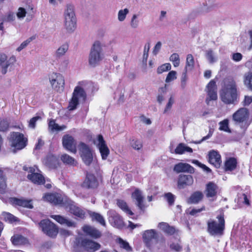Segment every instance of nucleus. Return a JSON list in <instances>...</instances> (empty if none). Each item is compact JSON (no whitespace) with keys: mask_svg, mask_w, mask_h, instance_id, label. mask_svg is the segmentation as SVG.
Returning a JSON list of instances; mask_svg holds the SVG:
<instances>
[{"mask_svg":"<svg viewBox=\"0 0 252 252\" xmlns=\"http://www.w3.org/2000/svg\"><path fill=\"white\" fill-rule=\"evenodd\" d=\"M218 220L210 219L207 221V232L214 237H220L223 235L225 228L224 215L217 216Z\"/></svg>","mask_w":252,"mask_h":252,"instance_id":"obj_3","label":"nucleus"},{"mask_svg":"<svg viewBox=\"0 0 252 252\" xmlns=\"http://www.w3.org/2000/svg\"><path fill=\"white\" fill-rule=\"evenodd\" d=\"M208 161L215 167L219 168L221 163V156L218 152L212 150L209 153Z\"/></svg>","mask_w":252,"mask_h":252,"instance_id":"obj_19","label":"nucleus"},{"mask_svg":"<svg viewBox=\"0 0 252 252\" xmlns=\"http://www.w3.org/2000/svg\"><path fill=\"white\" fill-rule=\"evenodd\" d=\"M173 170L177 173L187 172L192 174L194 172V168L192 166L188 163L183 162H180L175 164Z\"/></svg>","mask_w":252,"mask_h":252,"instance_id":"obj_18","label":"nucleus"},{"mask_svg":"<svg viewBox=\"0 0 252 252\" xmlns=\"http://www.w3.org/2000/svg\"><path fill=\"white\" fill-rule=\"evenodd\" d=\"M73 248L75 252H80L82 250L87 252H95L100 249L101 245L88 238L78 237L74 241Z\"/></svg>","mask_w":252,"mask_h":252,"instance_id":"obj_2","label":"nucleus"},{"mask_svg":"<svg viewBox=\"0 0 252 252\" xmlns=\"http://www.w3.org/2000/svg\"><path fill=\"white\" fill-rule=\"evenodd\" d=\"M206 57L210 63H212L216 62V60L214 56V53L212 50L206 51Z\"/></svg>","mask_w":252,"mask_h":252,"instance_id":"obj_54","label":"nucleus"},{"mask_svg":"<svg viewBox=\"0 0 252 252\" xmlns=\"http://www.w3.org/2000/svg\"><path fill=\"white\" fill-rule=\"evenodd\" d=\"M236 159L230 158L225 162V168L226 171H232L235 169L237 166Z\"/></svg>","mask_w":252,"mask_h":252,"instance_id":"obj_37","label":"nucleus"},{"mask_svg":"<svg viewBox=\"0 0 252 252\" xmlns=\"http://www.w3.org/2000/svg\"><path fill=\"white\" fill-rule=\"evenodd\" d=\"M6 59V56L5 54H0V65H1V72L3 74L7 72V68L9 65V63H7V62L5 63Z\"/></svg>","mask_w":252,"mask_h":252,"instance_id":"obj_40","label":"nucleus"},{"mask_svg":"<svg viewBox=\"0 0 252 252\" xmlns=\"http://www.w3.org/2000/svg\"><path fill=\"white\" fill-rule=\"evenodd\" d=\"M220 125V128L219 129L222 131H224L225 132H227L228 133H231V130L229 128L228 124H229V121L227 119H225L222 121H220L219 123Z\"/></svg>","mask_w":252,"mask_h":252,"instance_id":"obj_42","label":"nucleus"},{"mask_svg":"<svg viewBox=\"0 0 252 252\" xmlns=\"http://www.w3.org/2000/svg\"><path fill=\"white\" fill-rule=\"evenodd\" d=\"M138 16L136 14H134L131 19L130 26L133 29H136L138 27L139 20L137 19Z\"/></svg>","mask_w":252,"mask_h":252,"instance_id":"obj_55","label":"nucleus"},{"mask_svg":"<svg viewBox=\"0 0 252 252\" xmlns=\"http://www.w3.org/2000/svg\"><path fill=\"white\" fill-rule=\"evenodd\" d=\"M164 198L167 201L169 206H172L174 205L175 196L171 192L165 193L164 195Z\"/></svg>","mask_w":252,"mask_h":252,"instance_id":"obj_45","label":"nucleus"},{"mask_svg":"<svg viewBox=\"0 0 252 252\" xmlns=\"http://www.w3.org/2000/svg\"><path fill=\"white\" fill-rule=\"evenodd\" d=\"M176 72L175 71H171L168 73L165 79V82L166 83H169L176 79Z\"/></svg>","mask_w":252,"mask_h":252,"instance_id":"obj_56","label":"nucleus"},{"mask_svg":"<svg viewBox=\"0 0 252 252\" xmlns=\"http://www.w3.org/2000/svg\"><path fill=\"white\" fill-rule=\"evenodd\" d=\"M171 66L170 63H166L159 66L157 69V73L161 74L162 73L169 71L171 69Z\"/></svg>","mask_w":252,"mask_h":252,"instance_id":"obj_47","label":"nucleus"},{"mask_svg":"<svg viewBox=\"0 0 252 252\" xmlns=\"http://www.w3.org/2000/svg\"><path fill=\"white\" fill-rule=\"evenodd\" d=\"M64 26L65 30L69 33L73 32L76 28V18L72 5L67 6L64 11Z\"/></svg>","mask_w":252,"mask_h":252,"instance_id":"obj_6","label":"nucleus"},{"mask_svg":"<svg viewBox=\"0 0 252 252\" xmlns=\"http://www.w3.org/2000/svg\"><path fill=\"white\" fill-rule=\"evenodd\" d=\"M192 149L191 148L187 146L184 143H180L175 149L174 153L176 154L181 155L185 152L192 153Z\"/></svg>","mask_w":252,"mask_h":252,"instance_id":"obj_35","label":"nucleus"},{"mask_svg":"<svg viewBox=\"0 0 252 252\" xmlns=\"http://www.w3.org/2000/svg\"><path fill=\"white\" fill-rule=\"evenodd\" d=\"M61 160L66 164L74 166L76 164V161L74 158L67 154H63L62 156Z\"/></svg>","mask_w":252,"mask_h":252,"instance_id":"obj_38","label":"nucleus"},{"mask_svg":"<svg viewBox=\"0 0 252 252\" xmlns=\"http://www.w3.org/2000/svg\"><path fill=\"white\" fill-rule=\"evenodd\" d=\"M131 197L136 201L135 204L141 210H144L146 207L143 203L144 197L141 190L139 189H136L132 193Z\"/></svg>","mask_w":252,"mask_h":252,"instance_id":"obj_22","label":"nucleus"},{"mask_svg":"<svg viewBox=\"0 0 252 252\" xmlns=\"http://www.w3.org/2000/svg\"><path fill=\"white\" fill-rule=\"evenodd\" d=\"M82 230L87 235L94 239H98L102 235L101 232L99 230L90 225L84 226Z\"/></svg>","mask_w":252,"mask_h":252,"instance_id":"obj_20","label":"nucleus"},{"mask_svg":"<svg viewBox=\"0 0 252 252\" xmlns=\"http://www.w3.org/2000/svg\"><path fill=\"white\" fill-rule=\"evenodd\" d=\"M68 50V45L64 44L60 46L56 51L55 56L56 58H60L63 56Z\"/></svg>","mask_w":252,"mask_h":252,"instance_id":"obj_41","label":"nucleus"},{"mask_svg":"<svg viewBox=\"0 0 252 252\" xmlns=\"http://www.w3.org/2000/svg\"><path fill=\"white\" fill-rule=\"evenodd\" d=\"M170 248L172 250H174L176 252H180L182 249V246L181 245V242L180 240L177 242H173L170 245Z\"/></svg>","mask_w":252,"mask_h":252,"instance_id":"obj_49","label":"nucleus"},{"mask_svg":"<svg viewBox=\"0 0 252 252\" xmlns=\"http://www.w3.org/2000/svg\"><path fill=\"white\" fill-rule=\"evenodd\" d=\"M220 98L226 104H234L238 97L235 80L231 77L224 79V85L220 92Z\"/></svg>","mask_w":252,"mask_h":252,"instance_id":"obj_1","label":"nucleus"},{"mask_svg":"<svg viewBox=\"0 0 252 252\" xmlns=\"http://www.w3.org/2000/svg\"><path fill=\"white\" fill-rule=\"evenodd\" d=\"M129 10L127 8H125L124 10H120L118 14V20L122 22L125 20L126 17V15L128 13Z\"/></svg>","mask_w":252,"mask_h":252,"instance_id":"obj_50","label":"nucleus"},{"mask_svg":"<svg viewBox=\"0 0 252 252\" xmlns=\"http://www.w3.org/2000/svg\"><path fill=\"white\" fill-rule=\"evenodd\" d=\"M194 59L191 54H188L186 59V64L185 69H187L189 67V69H192L194 66Z\"/></svg>","mask_w":252,"mask_h":252,"instance_id":"obj_44","label":"nucleus"},{"mask_svg":"<svg viewBox=\"0 0 252 252\" xmlns=\"http://www.w3.org/2000/svg\"><path fill=\"white\" fill-rule=\"evenodd\" d=\"M158 227L166 234L173 235L176 232V229L174 226L169 225L166 222H160L158 224Z\"/></svg>","mask_w":252,"mask_h":252,"instance_id":"obj_29","label":"nucleus"},{"mask_svg":"<svg viewBox=\"0 0 252 252\" xmlns=\"http://www.w3.org/2000/svg\"><path fill=\"white\" fill-rule=\"evenodd\" d=\"M43 199L55 205H62L63 207L69 199L66 196L56 192L46 194L43 196Z\"/></svg>","mask_w":252,"mask_h":252,"instance_id":"obj_11","label":"nucleus"},{"mask_svg":"<svg viewBox=\"0 0 252 252\" xmlns=\"http://www.w3.org/2000/svg\"><path fill=\"white\" fill-rule=\"evenodd\" d=\"M203 194L202 192L196 191L193 192L188 199L189 204H197L202 200Z\"/></svg>","mask_w":252,"mask_h":252,"instance_id":"obj_31","label":"nucleus"},{"mask_svg":"<svg viewBox=\"0 0 252 252\" xmlns=\"http://www.w3.org/2000/svg\"><path fill=\"white\" fill-rule=\"evenodd\" d=\"M89 215L91 218H92V220L93 221H96L97 222L99 223L101 225L103 226H106L105 220L103 218V217L100 214L94 212H90Z\"/></svg>","mask_w":252,"mask_h":252,"instance_id":"obj_32","label":"nucleus"},{"mask_svg":"<svg viewBox=\"0 0 252 252\" xmlns=\"http://www.w3.org/2000/svg\"><path fill=\"white\" fill-rule=\"evenodd\" d=\"M43 162L45 165L50 168H56L59 166V162L58 158L54 155H48L44 159Z\"/></svg>","mask_w":252,"mask_h":252,"instance_id":"obj_25","label":"nucleus"},{"mask_svg":"<svg viewBox=\"0 0 252 252\" xmlns=\"http://www.w3.org/2000/svg\"><path fill=\"white\" fill-rule=\"evenodd\" d=\"M97 140L98 147L103 159H106L109 154V150L105 144V142L101 135H98Z\"/></svg>","mask_w":252,"mask_h":252,"instance_id":"obj_21","label":"nucleus"},{"mask_svg":"<svg viewBox=\"0 0 252 252\" xmlns=\"http://www.w3.org/2000/svg\"><path fill=\"white\" fill-rule=\"evenodd\" d=\"M99 185V183L96 177L93 174L87 173L86 178L82 187L87 189H95Z\"/></svg>","mask_w":252,"mask_h":252,"instance_id":"obj_13","label":"nucleus"},{"mask_svg":"<svg viewBox=\"0 0 252 252\" xmlns=\"http://www.w3.org/2000/svg\"><path fill=\"white\" fill-rule=\"evenodd\" d=\"M29 180L32 183L37 185L43 184L45 183L44 177L40 174L33 172L31 174H29L27 176Z\"/></svg>","mask_w":252,"mask_h":252,"instance_id":"obj_26","label":"nucleus"},{"mask_svg":"<svg viewBox=\"0 0 252 252\" xmlns=\"http://www.w3.org/2000/svg\"><path fill=\"white\" fill-rule=\"evenodd\" d=\"M86 97V94L84 89L79 87H75L71 100L69 102L68 108L69 110L72 111L76 108L79 104V100H85Z\"/></svg>","mask_w":252,"mask_h":252,"instance_id":"obj_8","label":"nucleus"},{"mask_svg":"<svg viewBox=\"0 0 252 252\" xmlns=\"http://www.w3.org/2000/svg\"><path fill=\"white\" fill-rule=\"evenodd\" d=\"M12 244L14 245H22L28 243V240L21 235H15L11 238Z\"/></svg>","mask_w":252,"mask_h":252,"instance_id":"obj_33","label":"nucleus"},{"mask_svg":"<svg viewBox=\"0 0 252 252\" xmlns=\"http://www.w3.org/2000/svg\"><path fill=\"white\" fill-rule=\"evenodd\" d=\"M26 14V10L22 7H20L18 9V12L17 13V16L19 18H24Z\"/></svg>","mask_w":252,"mask_h":252,"instance_id":"obj_61","label":"nucleus"},{"mask_svg":"<svg viewBox=\"0 0 252 252\" xmlns=\"http://www.w3.org/2000/svg\"><path fill=\"white\" fill-rule=\"evenodd\" d=\"M1 219L9 223H13L14 222L19 221L18 218L16 217L12 214L6 212H3L1 213Z\"/></svg>","mask_w":252,"mask_h":252,"instance_id":"obj_34","label":"nucleus"},{"mask_svg":"<svg viewBox=\"0 0 252 252\" xmlns=\"http://www.w3.org/2000/svg\"><path fill=\"white\" fill-rule=\"evenodd\" d=\"M214 7L213 5H208L207 4H204L203 6L202 7V12L207 13L212 10Z\"/></svg>","mask_w":252,"mask_h":252,"instance_id":"obj_59","label":"nucleus"},{"mask_svg":"<svg viewBox=\"0 0 252 252\" xmlns=\"http://www.w3.org/2000/svg\"><path fill=\"white\" fill-rule=\"evenodd\" d=\"M6 188L5 178L3 175V171L0 169V193H3Z\"/></svg>","mask_w":252,"mask_h":252,"instance_id":"obj_43","label":"nucleus"},{"mask_svg":"<svg viewBox=\"0 0 252 252\" xmlns=\"http://www.w3.org/2000/svg\"><path fill=\"white\" fill-rule=\"evenodd\" d=\"M35 36H32L28 38L27 40L23 42L21 45L17 48V51L20 52L23 49L26 48L31 41L35 39Z\"/></svg>","mask_w":252,"mask_h":252,"instance_id":"obj_46","label":"nucleus"},{"mask_svg":"<svg viewBox=\"0 0 252 252\" xmlns=\"http://www.w3.org/2000/svg\"><path fill=\"white\" fill-rule=\"evenodd\" d=\"M9 123L7 120L0 119V131H5L8 129Z\"/></svg>","mask_w":252,"mask_h":252,"instance_id":"obj_52","label":"nucleus"},{"mask_svg":"<svg viewBox=\"0 0 252 252\" xmlns=\"http://www.w3.org/2000/svg\"><path fill=\"white\" fill-rule=\"evenodd\" d=\"M38 225L42 231L50 237H55L58 233L57 226L49 219L41 220Z\"/></svg>","mask_w":252,"mask_h":252,"instance_id":"obj_7","label":"nucleus"},{"mask_svg":"<svg viewBox=\"0 0 252 252\" xmlns=\"http://www.w3.org/2000/svg\"><path fill=\"white\" fill-rule=\"evenodd\" d=\"M11 146L16 150H21L26 147L27 139L22 133L13 132L11 134Z\"/></svg>","mask_w":252,"mask_h":252,"instance_id":"obj_10","label":"nucleus"},{"mask_svg":"<svg viewBox=\"0 0 252 252\" xmlns=\"http://www.w3.org/2000/svg\"><path fill=\"white\" fill-rule=\"evenodd\" d=\"M218 186L213 182H209L206 185L205 191L207 197H214L217 193Z\"/></svg>","mask_w":252,"mask_h":252,"instance_id":"obj_27","label":"nucleus"},{"mask_svg":"<svg viewBox=\"0 0 252 252\" xmlns=\"http://www.w3.org/2000/svg\"><path fill=\"white\" fill-rule=\"evenodd\" d=\"M108 220L111 224L118 228L124 226V223L122 218L115 211L110 210L108 212Z\"/></svg>","mask_w":252,"mask_h":252,"instance_id":"obj_15","label":"nucleus"},{"mask_svg":"<svg viewBox=\"0 0 252 252\" xmlns=\"http://www.w3.org/2000/svg\"><path fill=\"white\" fill-rule=\"evenodd\" d=\"M51 217L61 224L67 227H76V223L61 215H52Z\"/></svg>","mask_w":252,"mask_h":252,"instance_id":"obj_23","label":"nucleus"},{"mask_svg":"<svg viewBox=\"0 0 252 252\" xmlns=\"http://www.w3.org/2000/svg\"><path fill=\"white\" fill-rule=\"evenodd\" d=\"M41 118L40 116H36L32 118L29 122V126L34 128L35 127V123L38 120L41 119Z\"/></svg>","mask_w":252,"mask_h":252,"instance_id":"obj_58","label":"nucleus"},{"mask_svg":"<svg viewBox=\"0 0 252 252\" xmlns=\"http://www.w3.org/2000/svg\"><path fill=\"white\" fill-rule=\"evenodd\" d=\"M205 210V207H202L200 209L193 208L189 212V214L192 216H195L197 213L201 212L202 211Z\"/></svg>","mask_w":252,"mask_h":252,"instance_id":"obj_63","label":"nucleus"},{"mask_svg":"<svg viewBox=\"0 0 252 252\" xmlns=\"http://www.w3.org/2000/svg\"><path fill=\"white\" fill-rule=\"evenodd\" d=\"M208 95L210 100H216L217 99V87L216 82L212 80L207 85Z\"/></svg>","mask_w":252,"mask_h":252,"instance_id":"obj_24","label":"nucleus"},{"mask_svg":"<svg viewBox=\"0 0 252 252\" xmlns=\"http://www.w3.org/2000/svg\"><path fill=\"white\" fill-rule=\"evenodd\" d=\"M80 156L86 165H90L93 159V154L90 147L85 143L81 142L78 146Z\"/></svg>","mask_w":252,"mask_h":252,"instance_id":"obj_9","label":"nucleus"},{"mask_svg":"<svg viewBox=\"0 0 252 252\" xmlns=\"http://www.w3.org/2000/svg\"><path fill=\"white\" fill-rule=\"evenodd\" d=\"M118 243L121 248L125 249L127 251H132L131 247L126 241H124L121 238H119L118 239Z\"/></svg>","mask_w":252,"mask_h":252,"instance_id":"obj_48","label":"nucleus"},{"mask_svg":"<svg viewBox=\"0 0 252 252\" xmlns=\"http://www.w3.org/2000/svg\"><path fill=\"white\" fill-rule=\"evenodd\" d=\"M103 44L99 41H95L92 46L89 56V63L92 66H95L104 58Z\"/></svg>","mask_w":252,"mask_h":252,"instance_id":"obj_5","label":"nucleus"},{"mask_svg":"<svg viewBox=\"0 0 252 252\" xmlns=\"http://www.w3.org/2000/svg\"><path fill=\"white\" fill-rule=\"evenodd\" d=\"M244 83L249 89L252 90V73H250L246 76Z\"/></svg>","mask_w":252,"mask_h":252,"instance_id":"obj_53","label":"nucleus"},{"mask_svg":"<svg viewBox=\"0 0 252 252\" xmlns=\"http://www.w3.org/2000/svg\"><path fill=\"white\" fill-rule=\"evenodd\" d=\"M12 201L13 204L16 205L26 207L29 209H32L33 207L31 203V200L13 198H12Z\"/></svg>","mask_w":252,"mask_h":252,"instance_id":"obj_30","label":"nucleus"},{"mask_svg":"<svg viewBox=\"0 0 252 252\" xmlns=\"http://www.w3.org/2000/svg\"><path fill=\"white\" fill-rule=\"evenodd\" d=\"M130 145L133 149L137 150H139L142 147L141 141L136 139L131 140L130 142Z\"/></svg>","mask_w":252,"mask_h":252,"instance_id":"obj_51","label":"nucleus"},{"mask_svg":"<svg viewBox=\"0 0 252 252\" xmlns=\"http://www.w3.org/2000/svg\"><path fill=\"white\" fill-rule=\"evenodd\" d=\"M213 134V131L212 130H210L208 135L206 136L203 137L201 140L197 141H193L192 142L195 144H200L202 142L209 139L211 136H212Z\"/></svg>","mask_w":252,"mask_h":252,"instance_id":"obj_60","label":"nucleus"},{"mask_svg":"<svg viewBox=\"0 0 252 252\" xmlns=\"http://www.w3.org/2000/svg\"><path fill=\"white\" fill-rule=\"evenodd\" d=\"M193 183V179L190 175L181 174L178 180V187L180 189H183L187 186H191Z\"/></svg>","mask_w":252,"mask_h":252,"instance_id":"obj_17","label":"nucleus"},{"mask_svg":"<svg viewBox=\"0 0 252 252\" xmlns=\"http://www.w3.org/2000/svg\"><path fill=\"white\" fill-rule=\"evenodd\" d=\"M64 207L71 213L81 219L85 217V213L84 211L78 207L76 203L70 199L66 202Z\"/></svg>","mask_w":252,"mask_h":252,"instance_id":"obj_14","label":"nucleus"},{"mask_svg":"<svg viewBox=\"0 0 252 252\" xmlns=\"http://www.w3.org/2000/svg\"><path fill=\"white\" fill-rule=\"evenodd\" d=\"M52 88L58 92H62L64 89V77L60 74L55 73L50 78Z\"/></svg>","mask_w":252,"mask_h":252,"instance_id":"obj_12","label":"nucleus"},{"mask_svg":"<svg viewBox=\"0 0 252 252\" xmlns=\"http://www.w3.org/2000/svg\"><path fill=\"white\" fill-rule=\"evenodd\" d=\"M174 99L172 96L170 97L169 99V101L168 103L166 105V106L164 110V113H166L168 110H169L171 107L172 104L174 103Z\"/></svg>","mask_w":252,"mask_h":252,"instance_id":"obj_62","label":"nucleus"},{"mask_svg":"<svg viewBox=\"0 0 252 252\" xmlns=\"http://www.w3.org/2000/svg\"><path fill=\"white\" fill-rule=\"evenodd\" d=\"M117 204L124 212L128 215H133V212L129 208L127 203L123 200L118 199Z\"/></svg>","mask_w":252,"mask_h":252,"instance_id":"obj_36","label":"nucleus"},{"mask_svg":"<svg viewBox=\"0 0 252 252\" xmlns=\"http://www.w3.org/2000/svg\"><path fill=\"white\" fill-rule=\"evenodd\" d=\"M69 61L68 59H65L63 61L60 65V69L62 71H65L68 65Z\"/></svg>","mask_w":252,"mask_h":252,"instance_id":"obj_57","label":"nucleus"},{"mask_svg":"<svg viewBox=\"0 0 252 252\" xmlns=\"http://www.w3.org/2000/svg\"><path fill=\"white\" fill-rule=\"evenodd\" d=\"M249 111L246 108H241L236 111L232 116L235 125L239 126L245 131L251 124L249 121Z\"/></svg>","mask_w":252,"mask_h":252,"instance_id":"obj_4","label":"nucleus"},{"mask_svg":"<svg viewBox=\"0 0 252 252\" xmlns=\"http://www.w3.org/2000/svg\"><path fill=\"white\" fill-rule=\"evenodd\" d=\"M48 126L49 128L52 131H61L66 128V126L64 125L62 126H59L57 124L55 123V121L54 120H51L50 121L48 124Z\"/></svg>","mask_w":252,"mask_h":252,"instance_id":"obj_39","label":"nucleus"},{"mask_svg":"<svg viewBox=\"0 0 252 252\" xmlns=\"http://www.w3.org/2000/svg\"><path fill=\"white\" fill-rule=\"evenodd\" d=\"M62 141L64 148L74 154L76 153V142L73 137L65 135L63 137Z\"/></svg>","mask_w":252,"mask_h":252,"instance_id":"obj_16","label":"nucleus"},{"mask_svg":"<svg viewBox=\"0 0 252 252\" xmlns=\"http://www.w3.org/2000/svg\"><path fill=\"white\" fill-rule=\"evenodd\" d=\"M242 59V55L240 53H234L232 55V59L235 62H239Z\"/></svg>","mask_w":252,"mask_h":252,"instance_id":"obj_64","label":"nucleus"},{"mask_svg":"<svg viewBox=\"0 0 252 252\" xmlns=\"http://www.w3.org/2000/svg\"><path fill=\"white\" fill-rule=\"evenodd\" d=\"M158 236V234L155 229L146 230L142 235L144 241L146 243H149L152 239H157Z\"/></svg>","mask_w":252,"mask_h":252,"instance_id":"obj_28","label":"nucleus"}]
</instances>
